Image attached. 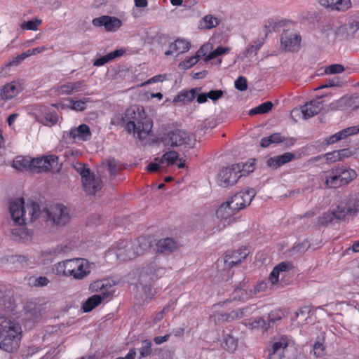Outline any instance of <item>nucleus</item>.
<instances>
[{
	"instance_id": "nucleus-23",
	"label": "nucleus",
	"mask_w": 359,
	"mask_h": 359,
	"mask_svg": "<svg viewBox=\"0 0 359 359\" xmlns=\"http://www.w3.org/2000/svg\"><path fill=\"white\" fill-rule=\"evenodd\" d=\"M74 264L72 277L76 280H82L90 273V264L87 259H74Z\"/></svg>"
},
{
	"instance_id": "nucleus-37",
	"label": "nucleus",
	"mask_w": 359,
	"mask_h": 359,
	"mask_svg": "<svg viewBox=\"0 0 359 359\" xmlns=\"http://www.w3.org/2000/svg\"><path fill=\"white\" fill-rule=\"evenodd\" d=\"M247 299V292L241 287H236L231 294L229 299L223 302V305L226 304L228 302H231L232 301H245Z\"/></svg>"
},
{
	"instance_id": "nucleus-18",
	"label": "nucleus",
	"mask_w": 359,
	"mask_h": 359,
	"mask_svg": "<svg viewBox=\"0 0 359 359\" xmlns=\"http://www.w3.org/2000/svg\"><path fill=\"white\" fill-rule=\"evenodd\" d=\"M344 220V215L340 212L339 210H338V207L337 206L332 211L325 212L320 216L318 218L317 224L319 227L327 226L329 224L333 225Z\"/></svg>"
},
{
	"instance_id": "nucleus-52",
	"label": "nucleus",
	"mask_w": 359,
	"mask_h": 359,
	"mask_svg": "<svg viewBox=\"0 0 359 359\" xmlns=\"http://www.w3.org/2000/svg\"><path fill=\"white\" fill-rule=\"evenodd\" d=\"M344 69V67L342 65L333 64L325 68V73L326 74H336L343 72Z\"/></svg>"
},
{
	"instance_id": "nucleus-41",
	"label": "nucleus",
	"mask_w": 359,
	"mask_h": 359,
	"mask_svg": "<svg viewBox=\"0 0 359 359\" xmlns=\"http://www.w3.org/2000/svg\"><path fill=\"white\" fill-rule=\"evenodd\" d=\"M178 153L175 151H170L165 152L161 158H156L155 161L160 163H167L168 165H173L178 159Z\"/></svg>"
},
{
	"instance_id": "nucleus-40",
	"label": "nucleus",
	"mask_w": 359,
	"mask_h": 359,
	"mask_svg": "<svg viewBox=\"0 0 359 359\" xmlns=\"http://www.w3.org/2000/svg\"><path fill=\"white\" fill-rule=\"evenodd\" d=\"M69 104L67 105L69 108L77 111H83L86 109V102L90 100V98L83 97L79 100L74 101L72 98H68Z\"/></svg>"
},
{
	"instance_id": "nucleus-42",
	"label": "nucleus",
	"mask_w": 359,
	"mask_h": 359,
	"mask_svg": "<svg viewBox=\"0 0 359 359\" xmlns=\"http://www.w3.org/2000/svg\"><path fill=\"white\" fill-rule=\"evenodd\" d=\"M238 319H240L238 309L217 315L218 322H230Z\"/></svg>"
},
{
	"instance_id": "nucleus-32",
	"label": "nucleus",
	"mask_w": 359,
	"mask_h": 359,
	"mask_svg": "<svg viewBox=\"0 0 359 359\" xmlns=\"http://www.w3.org/2000/svg\"><path fill=\"white\" fill-rule=\"evenodd\" d=\"M219 25V20L212 15H205L198 23V28L201 29H210Z\"/></svg>"
},
{
	"instance_id": "nucleus-14",
	"label": "nucleus",
	"mask_w": 359,
	"mask_h": 359,
	"mask_svg": "<svg viewBox=\"0 0 359 359\" xmlns=\"http://www.w3.org/2000/svg\"><path fill=\"white\" fill-rule=\"evenodd\" d=\"M81 178L84 190L88 195H95L102 187L101 180L96 177L90 170L83 171Z\"/></svg>"
},
{
	"instance_id": "nucleus-4",
	"label": "nucleus",
	"mask_w": 359,
	"mask_h": 359,
	"mask_svg": "<svg viewBox=\"0 0 359 359\" xmlns=\"http://www.w3.org/2000/svg\"><path fill=\"white\" fill-rule=\"evenodd\" d=\"M89 288L91 292L99 294L90 297L83 303L82 309L86 313L90 312L103 301L111 298L115 292L114 285L108 279L95 281L90 285Z\"/></svg>"
},
{
	"instance_id": "nucleus-22",
	"label": "nucleus",
	"mask_w": 359,
	"mask_h": 359,
	"mask_svg": "<svg viewBox=\"0 0 359 359\" xmlns=\"http://www.w3.org/2000/svg\"><path fill=\"white\" fill-rule=\"evenodd\" d=\"M321 97H319L316 100L306 102L301 107V111L304 119H309L321 111L323 109V102L319 100Z\"/></svg>"
},
{
	"instance_id": "nucleus-29",
	"label": "nucleus",
	"mask_w": 359,
	"mask_h": 359,
	"mask_svg": "<svg viewBox=\"0 0 359 359\" xmlns=\"http://www.w3.org/2000/svg\"><path fill=\"white\" fill-rule=\"evenodd\" d=\"M202 88L201 87L194 88L189 90H184L179 93L173 99V103L185 104L191 102L197 93L201 92Z\"/></svg>"
},
{
	"instance_id": "nucleus-16",
	"label": "nucleus",
	"mask_w": 359,
	"mask_h": 359,
	"mask_svg": "<svg viewBox=\"0 0 359 359\" xmlns=\"http://www.w3.org/2000/svg\"><path fill=\"white\" fill-rule=\"evenodd\" d=\"M338 210L344 215V219L347 216H355L359 212V198L355 197L346 198L337 204Z\"/></svg>"
},
{
	"instance_id": "nucleus-44",
	"label": "nucleus",
	"mask_w": 359,
	"mask_h": 359,
	"mask_svg": "<svg viewBox=\"0 0 359 359\" xmlns=\"http://www.w3.org/2000/svg\"><path fill=\"white\" fill-rule=\"evenodd\" d=\"M344 84V82L338 76L326 79L318 89H323L330 87H341Z\"/></svg>"
},
{
	"instance_id": "nucleus-39",
	"label": "nucleus",
	"mask_w": 359,
	"mask_h": 359,
	"mask_svg": "<svg viewBox=\"0 0 359 359\" xmlns=\"http://www.w3.org/2000/svg\"><path fill=\"white\" fill-rule=\"evenodd\" d=\"M235 165L239 166V170H238V175L242 176L248 175L252 172L255 168V159H250L249 161L243 163H236Z\"/></svg>"
},
{
	"instance_id": "nucleus-19",
	"label": "nucleus",
	"mask_w": 359,
	"mask_h": 359,
	"mask_svg": "<svg viewBox=\"0 0 359 359\" xmlns=\"http://www.w3.org/2000/svg\"><path fill=\"white\" fill-rule=\"evenodd\" d=\"M93 25L95 27L104 26L107 31L114 32L121 26L122 22L116 17L102 15L93 19Z\"/></svg>"
},
{
	"instance_id": "nucleus-45",
	"label": "nucleus",
	"mask_w": 359,
	"mask_h": 359,
	"mask_svg": "<svg viewBox=\"0 0 359 359\" xmlns=\"http://www.w3.org/2000/svg\"><path fill=\"white\" fill-rule=\"evenodd\" d=\"M309 247L310 245L309 242L307 241H304L290 249L289 253L291 256H294L297 254H303L309 248Z\"/></svg>"
},
{
	"instance_id": "nucleus-43",
	"label": "nucleus",
	"mask_w": 359,
	"mask_h": 359,
	"mask_svg": "<svg viewBox=\"0 0 359 359\" xmlns=\"http://www.w3.org/2000/svg\"><path fill=\"white\" fill-rule=\"evenodd\" d=\"M130 244L128 241L126 240H119V241L116 244V257L117 259L121 261H126L127 259H122L118 257L119 252L123 255H128V251L130 250Z\"/></svg>"
},
{
	"instance_id": "nucleus-11",
	"label": "nucleus",
	"mask_w": 359,
	"mask_h": 359,
	"mask_svg": "<svg viewBox=\"0 0 359 359\" xmlns=\"http://www.w3.org/2000/svg\"><path fill=\"white\" fill-rule=\"evenodd\" d=\"M358 176L356 171L351 168H348V171L344 172L340 177L336 176H326L325 184L327 188L337 189L344 187L351 183Z\"/></svg>"
},
{
	"instance_id": "nucleus-27",
	"label": "nucleus",
	"mask_w": 359,
	"mask_h": 359,
	"mask_svg": "<svg viewBox=\"0 0 359 359\" xmlns=\"http://www.w3.org/2000/svg\"><path fill=\"white\" fill-rule=\"evenodd\" d=\"M15 304L10 297V291L5 286H0V311L6 313L13 311Z\"/></svg>"
},
{
	"instance_id": "nucleus-3",
	"label": "nucleus",
	"mask_w": 359,
	"mask_h": 359,
	"mask_svg": "<svg viewBox=\"0 0 359 359\" xmlns=\"http://www.w3.org/2000/svg\"><path fill=\"white\" fill-rule=\"evenodd\" d=\"M9 211L16 224L24 225L36 219L40 214V207L33 201L25 205L23 198H16L10 201Z\"/></svg>"
},
{
	"instance_id": "nucleus-48",
	"label": "nucleus",
	"mask_w": 359,
	"mask_h": 359,
	"mask_svg": "<svg viewBox=\"0 0 359 359\" xmlns=\"http://www.w3.org/2000/svg\"><path fill=\"white\" fill-rule=\"evenodd\" d=\"M151 341L145 339L142 341V346L140 348V358H146L151 354Z\"/></svg>"
},
{
	"instance_id": "nucleus-63",
	"label": "nucleus",
	"mask_w": 359,
	"mask_h": 359,
	"mask_svg": "<svg viewBox=\"0 0 359 359\" xmlns=\"http://www.w3.org/2000/svg\"><path fill=\"white\" fill-rule=\"evenodd\" d=\"M348 171V168H346L343 165L336 166L335 168L331 170L332 175H327V176H336L337 178L340 177L344 172Z\"/></svg>"
},
{
	"instance_id": "nucleus-5",
	"label": "nucleus",
	"mask_w": 359,
	"mask_h": 359,
	"mask_svg": "<svg viewBox=\"0 0 359 359\" xmlns=\"http://www.w3.org/2000/svg\"><path fill=\"white\" fill-rule=\"evenodd\" d=\"M164 272L165 269L160 266L156 260L151 262L147 267L143 269L140 275L138 282L142 285L146 299H151L154 296V293L152 292L151 283L154 279L161 276Z\"/></svg>"
},
{
	"instance_id": "nucleus-33",
	"label": "nucleus",
	"mask_w": 359,
	"mask_h": 359,
	"mask_svg": "<svg viewBox=\"0 0 359 359\" xmlns=\"http://www.w3.org/2000/svg\"><path fill=\"white\" fill-rule=\"evenodd\" d=\"M67 248H68L67 246H65L64 248L57 247V248H55L53 249H48V250H44L41 252V257H47V258L41 259H40V261L41 262H43V264H46L49 262H51L54 256H55L58 253L65 252V249H67Z\"/></svg>"
},
{
	"instance_id": "nucleus-56",
	"label": "nucleus",
	"mask_w": 359,
	"mask_h": 359,
	"mask_svg": "<svg viewBox=\"0 0 359 359\" xmlns=\"http://www.w3.org/2000/svg\"><path fill=\"white\" fill-rule=\"evenodd\" d=\"M208 97L212 102H215L219 99L222 98L224 95V91L222 90H212L207 93Z\"/></svg>"
},
{
	"instance_id": "nucleus-47",
	"label": "nucleus",
	"mask_w": 359,
	"mask_h": 359,
	"mask_svg": "<svg viewBox=\"0 0 359 359\" xmlns=\"http://www.w3.org/2000/svg\"><path fill=\"white\" fill-rule=\"evenodd\" d=\"M230 48L228 47L218 46L213 51L210 52L205 58V62H208L214 58H216L223 54L228 53Z\"/></svg>"
},
{
	"instance_id": "nucleus-2",
	"label": "nucleus",
	"mask_w": 359,
	"mask_h": 359,
	"mask_svg": "<svg viewBox=\"0 0 359 359\" xmlns=\"http://www.w3.org/2000/svg\"><path fill=\"white\" fill-rule=\"evenodd\" d=\"M22 330L19 323L9 317L0 316V348L6 352L12 353L19 347V341Z\"/></svg>"
},
{
	"instance_id": "nucleus-34",
	"label": "nucleus",
	"mask_w": 359,
	"mask_h": 359,
	"mask_svg": "<svg viewBox=\"0 0 359 359\" xmlns=\"http://www.w3.org/2000/svg\"><path fill=\"white\" fill-rule=\"evenodd\" d=\"M222 346L229 352H233L238 346V339L231 334H224Z\"/></svg>"
},
{
	"instance_id": "nucleus-57",
	"label": "nucleus",
	"mask_w": 359,
	"mask_h": 359,
	"mask_svg": "<svg viewBox=\"0 0 359 359\" xmlns=\"http://www.w3.org/2000/svg\"><path fill=\"white\" fill-rule=\"evenodd\" d=\"M163 164V163H160L159 161H155V162H151L147 166V170L149 172H160L165 169V168L162 165Z\"/></svg>"
},
{
	"instance_id": "nucleus-55",
	"label": "nucleus",
	"mask_w": 359,
	"mask_h": 359,
	"mask_svg": "<svg viewBox=\"0 0 359 359\" xmlns=\"http://www.w3.org/2000/svg\"><path fill=\"white\" fill-rule=\"evenodd\" d=\"M45 120L50 123V125H55L58 121L57 114L53 110H48L44 114Z\"/></svg>"
},
{
	"instance_id": "nucleus-46",
	"label": "nucleus",
	"mask_w": 359,
	"mask_h": 359,
	"mask_svg": "<svg viewBox=\"0 0 359 359\" xmlns=\"http://www.w3.org/2000/svg\"><path fill=\"white\" fill-rule=\"evenodd\" d=\"M248 324L252 328L262 327L264 331H267L268 329L271 327L270 323H266V320L262 317H257L253 320H250Z\"/></svg>"
},
{
	"instance_id": "nucleus-54",
	"label": "nucleus",
	"mask_w": 359,
	"mask_h": 359,
	"mask_svg": "<svg viewBox=\"0 0 359 359\" xmlns=\"http://www.w3.org/2000/svg\"><path fill=\"white\" fill-rule=\"evenodd\" d=\"M358 130L359 129H358L356 126H353L343 129L341 131L338 132L337 133L340 139L344 140L351 135H355L358 133Z\"/></svg>"
},
{
	"instance_id": "nucleus-20",
	"label": "nucleus",
	"mask_w": 359,
	"mask_h": 359,
	"mask_svg": "<svg viewBox=\"0 0 359 359\" xmlns=\"http://www.w3.org/2000/svg\"><path fill=\"white\" fill-rule=\"evenodd\" d=\"M22 80L13 81L6 83L1 90V97L2 100H8L13 99L23 90Z\"/></svg>"
},
{
	"instance_id": "nucleus-21",
	"label": "nucleus",
	"mask_w": 359,
	"mask_h": 359,
	"mask_svg": "<svg viewBox=\"0 0 359 359\" xmlns=\"http://www.w3.org/2000/svg\"><path fill=\"white\" fill-rule=\"evenodd\" d=\"M90 128L86 124H81L77 128H72L69 132H65L64 137H69L72 140L78 138L82 141L89 140L91 137Z\"/></svg>"
},
{
	"instance_id": "nucleus-51",
	"label": "nucleus",
	"mask_w": 359,
	"mask_h": 359,
	"mask_svg": "<svg viewBox=\"0 0 359 359\" xmlns=\"http://www.w3.org/2000/svg\"><path fill=\"white\" fill-rule=\"evenodd\" d=\"M351 6V0H334V10L345 11Z\"/></svg>"
},
{
	"instance_id": "nucleus-31",
	"label": "nucleus",
	"mask_w": 359,
	"mask_h": 359,
	"mask_svg": "<svg viewBox=\"0 0 359 359\" xmlns=\"http://www.w3.org/2000/svg\"><path fill=\"white\" fill-rule=\"evenodd\" d=\"M126 50L123 49H117L115 50L113 52H111L104 56H101L99 58L96 59L94 62L93 65L97 67L102 66L107 62L122 56L125 53Z\"/></svg>"
},
{
	"instance_id": "nucleus-30",
	"label": "nucleus",
	"mask_w": 359,
	"mask_h": 359,
	"mask_svg": "<svg viewBox=\"0 0 359 359\" xmlns=\"http://www.w3.org/2000/svg\"><path fill=\"white\" fill-rule=\"evenodd\" d=\"M293 268L292 262H282L276 265L269 275V280L271 284H276L278 282V278L280 273L289 271Z\"/></svg>"
},
{
	"instance_id": "nucleus-9",
	"label": "nucleus",
	"mask_w": 359,
	"mask_h": 359,
	"mask_svg": "<svg viewBox=\"0 0 359 359\" xmlns=\"http://www.w3.org/2000/svg\"><path fill=\"white\" fill-rule=\"evenodd\" d=\"M58 157L55 155L33 158L32 159V172H57L60 170V165L58 163Z\"/></svg>"
},
{
	"instance_id": "nucleus-17",
	"label": "nucleus",
	"mask_w": 359,
	"mask_h": 359,
	"mask_svg": "<svg viewBox=\"0 0 359 359\" xmlns=\"http://www.w3.org/2000/svg\"><path fill=\"white\" fill-rule=\"evenodd\" d=\"M290 340L287 336L280 337L272 344L271 348L269 350L268 359H283L285 358V350L289 346Z\"/></svg>"
},
{
	"instance_id": "nucleus-7",
	"label": "nucleus",
	"mask_w": 359,
	"mask_h": 359,
	"mask_svg": "<svg viewBox=\"0 0 359 359\" xmlns=\"http://www.w3.org/2000/svg\"><path fill=\"white\" fill-rule=\"evenodd\" d=\"M236 212L238 211L236 209H233V206L228 201L222 203L216 211L217 218L220 220V223L210 230V234L219 231L226 225L230 224L235 219L233 215Z\"/></svg>"
},
{
	"instance_id": "nucleus-10",
	"label": "nucleus",
	"mask_w": 359,
	"mask_h": 359,
	"mask_svg": "<svg viewBox=\"0 0 359 359\" xmlns=\"http://www.w3.org/2000/svg\"><path fill=\"white\" fill-rule=\"evenodd\" d=\"M238 170L239 166L235 164L222 168L217 175V184L223 187L233 186L241 177V175H238Z\"/></svg>"
},
{
	"instance_id": "nucleus-50",
	"label": "nucleus",
	"mask_w": 359,
	"mask_h": 359,
	"mask_svg": "<svg viewBox=\"0 0 359 359\" xmlns=\"http://www.w3.org/2000/svg\"><path fill=\"white\" fill-rule=\"evenodd\" d=\"M335 39L339 38L340 39H345L348 35V30L347 25H344L336 27L333 30Z\"/></svg>"
},
{
	"instance_id": "nucleus-6",
	"label": "nucleus",
	"mask_w": 359,
	"mask_h": 359,
	"mask_svg": "<svg viewBox=\"0 0 359 359\" xmlns=\"http://www.w3.org/2000/svg\"><path fill=\"white\" fill-rule=\"evenodd\" d=\"M44 213L47 221L50 222L53 225H65L70 219L68 208L62 204L50 205L46 209Z\"/></svg>"
},
{
	"instance_id": "nucleus-36",
	"label": "nucleus",
	"mask_w": 359,
	"mask_h": 359,
	"mask_svg": "<svg viewBox=\"0 0 359 359\" xmlns=\"http://www.w3.org/2000/svg\"><path fill=\"white\" fill-rule=\"evenodd\" d=\"M32 160L17 157L13 163V167L18 170H30L32 171Z\"/></svg>"
},
{
	"instance_id": "nucleus-49",
	"label": "nucleus",
	"mask_w": 359,
	"mask_h": 359,
	"mask_svg": "<svg viewBox=\"0 0 359 359\" xmlns=\"http://www.w3.org/2000/svg\"><path fill=\"white\" fill-rule=\"evenodd\" d=\"M42 21L39 19L35 18L21 24L20 27L22 29L26 30H37L38 27L41 24Z\"/></svg>"
},
{
	"instance_id": "nucleus-58",
	"label": "nucleus",
	"mask_w": 359,
	"mask_h": 359,
	"mask_svg": "<svg viewBox=\"0 0 359 359\" xmlns=\"http://www.w3.org/2000/svg\"><path fill=\"white\" fill-rule=\"evenodd\" d=\"M235 88L240 90L244 91L248 88V81L244 76H239L234 83Z\"/></svg>"
},
{
	"instance_id": "nucleus-13",
	"label": "nucleus",
	"mask_w": 359,
	"mask_h": 359,
	"mask_svg": "<svg viewBox=\"0 0 359 359\" xmlns=\"http://www.w3.org/2000/svg\"><path fill=\"white\" fill-rule=\"evenodd\" d=\"M255 195V189H250L248 191L235 194L227 201L233 206V209H236L238 212L249 205Z\"/></svg>"
},
{
	"instance_id": "nucleus-15",
	"label": "nucleus",
	"mask_w": 359,
	"mask_h": 359,
	"mask_svg": "<svg viewBox=\"0 0 359 359\" xmlns=\"http://www.w3.org/2000/svg\"><path fill=\"white\" fill-rule=\"evenodd\" d=\"M301 36L295 32L285 30L280 36V43L287 51H297L299 50L301 42Z\"/></svg>"
},
{
	"instance_id": "nucleus-24",
	"label": "nucleus",
	"mask_w": 359,
	"mask_h": 359,
	"mask_svg": "<svg viewBox=\"0 0 359 359\" xmlns=\"http://www.w3.org/2000/svg\"><path fill=\"white\" fill-rule=\"evenodd\" d=\"M177 248V242L174 238L169 237L158 240L156 244V252L165 255L173 252Z\"/></svg>"
},
{
	"instance_id": "nucleus-62",
	"label": "nucleus",
	"mask_w": 359,
	"mask_h": 359,
	"mask_svg": "<svg viewBox=\"0 0 359 359\" xmlns=\"http://www.w3.org/2000/svg\"><path fill=\"white\" fill-rule=\"evenodd\" d=\"M107 168L111 176H116L118 174V169L117 168L116 162L114 158L108 161Z\"/></svg>"
},
{
	"instance_id": "nucleus-35",
	"label": "nucleus",
	"mask_w": 359,
	"mask_h": 359,
	"mask_svg": "<svg viewBox=\"0 0 359 359\" xmlns=\"http://www.w3.org/2000/svg\"><path fill=\"white\" fill-rule=\"evenodd\" d=\"M190 47L191 44L189 41L181 39H176L169 46L170 49H172L174 51H180V53L188 51L190 49Z\"/></svg>"
},
{
	"instance_id": "nucleus-25",
	"label": "nucleus",
	"mask_w": 359,
	"mask_h": 359,
	"mask_svg": "<svg viewBox=\"0 0 359 359\" xmlns=\"http://www.w3.org/2000/svg\"><path fill=\"white\" fill-rule=\"evenodd\" d=\"M249 252L246 248L238 249L232 252L230 255H226L224 259L225 264L229 268H232L242 262L248 256Z\"/></svg>"
},
{
	"instance_id": "nucleus-26",
	"label": "nucleus",
	"mask_w": 359,
	"mask_h": 359,
	"mask_svg": "<svg viewBox=\"0 0 359 359\" xmlns=\"http://www.w3.org/2000/svg\"><path fill=\"white\" fill-rule=\"evenodd\" d=\"M74 259H67L55 264L53 269V272L60 276H72L74 273Z\"/></svg>"
},
{
	"instance_id": "nucleus-59",
	"label": "nucleus",
	"mask_w": 359,
	"mask_h": 359,
	"mask_svg": "<svg viewBox=\"0 0 359 359\" xmlns=\"http://www.w3.org/2000/svg\"><path fill=\"white\" fill-rule=\"evenodd\" d=\"M198 62L197 57L193 56L187 60H185L180 63V67L183 69H189L194 66Z\"/></svg>"
},
{
	"instance_id": "nucleus-64",
	"label": "nucleus",
	"mask_w": 359,
	"mask_h": 359,
	"mask_svg": "<svg viewBox=\"0 0 359 359\" xmlns=\"http://www.w3.org/2000/svg\"><path fill=\"white\" fill-rule=\"evenodd\" d=\"M280 314L277 311H271L269 313L267 319L268 323H270L271 327L273 325L276 321L281 320Z\"/></svg>"
},
{
	"instance_id": "nucleus-8",
	"label": "nucleus",
	"mask_w": 359,
	"mask_h": 359,
	"mask_svg": "<svg viewBox=\"0 0 359 359\" xmlns=\"http://www.w3.org/2000/svg\"><path fill=\"white\" fill-rule=\"evenodd\" d=\"M163 142L165 144H169L172 147L182 145L188 147H193L189 134L180 129H175L165 134L163 137Z\"/></svg>"
},
{
	"instance_id": "nucleus-1",
	"label": "nucleus",
	"mask_w": 359,
	"mask_h": 359,
	"mask_svg": "<svg viewBox=\"0 0 359 359\" xmlns=\"http://www.w3.org/2000/svg\"><path fill=\"white\" fill-rule=\"evenodd\" d=\"M118 118V125H125V128L129 134L137 133L140 140L145 138L152 128L153 122L150 118L147 116L142 106L129 107Z\"/></svg>"
},
{
	"instance_id": "nucleus-28",
	"label": "nucleus",
	"mask_w": 359,
	"mask_h": 359,
	"mask_svg": "<svg viewBox=\"0 0 359 359\" xmlns=\"http://www.w3.org/2000/svg\"><path fill=\"white\" fill-rule=\"evenodd\" d=\"M294 157V155L290 152L284 153L282 155L271 157L267 159V166L273 169H277L283 165L291 161Z\"/></svg>"
},
{
	"instance_id": "nucleus-12",
	"label": "nucleus",
	"mask_w": 359,
	"mask_h": 359,
	"mask_svg": "<svg viewBox=\"0 0 359 359\" xmlns=\"http://www.w3.org/2000/svg\"><path fill=\"white\" fill-rule=\"evenodd\" d=\"M150 248L151 242L149 240L144 237H140L133 245L130 244L128 255H126L119 252L118 257L122 259H132L137 256L143 255Z\"/></svg>"
},
{
	"instance_id": "nucleus-61",
	"label": "nucleus",
	"mask_w": 359,
	"mask_h": 359,
	"mask_svg": "<svg viewBox=\"0 0 359 359\" xmlns=\"http://www.w3.org/2000/svg\"><path fill=\"white\" fill-rule=\"evenodd\" d=\"M346 25H347L348 32H351L352 34H354L359 30V20H351Z\"/></svg>"
},
{
	"instance_id": "nucleus-38",
	"label": "nucleus",
	"mask_w": 359,
	"mask_h": 359,
	"mask_svg": "<svg viewBox=\"0 0 359 359\" xmlns=\"http://www.w3.org/2000/svg\"><path fill=\"white\" fill-rule=\"evenodd\" d=\"M324 336L318 337L317 341L313 345V354L316 358H321L326 354L325 346H324Z\"/></svg>"
},
{
	"instance_id": "nucleus-53",
	"label": "nucleus",
	"mask_w": 359,
	"mask_h": 359,
	"mask_svg": "<svg viewBox=\"0 0 359 359\" xmlns=\"http://www.w3.org/2000/svg\"><path fill=\"white\" fill-rule=\"evenodd\" d=\"M257 308L255 304H251V305L246 306L243 308L238 309V311L240 319L243 317H247V316H250L251 314L253 313V312L255 310H257Z\"/></svg>"
},
{
	"instance_id": "nucleus-60",
	"label": "nucleus",
	"mask_w": 359,
	"mask_h": 359,
	"mask_svg": "<svg viewBox=\"0 0 359 359\" xmlns=\"http://www.w3.org/2000/svg\"><path fill=\"white\" fill-rule=\"evenodd\" d=\"M25 60L22 54H20L16 57H13V59L4 65L1 69H4L5 67H10L12 66H18L20 63H21Z\"/></svg>"
}]
</instances>
